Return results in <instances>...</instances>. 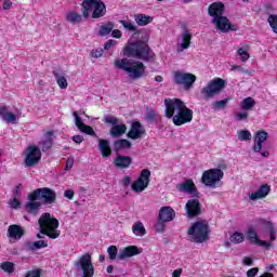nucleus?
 <instances>
[{
  "mask_svg": "<svg viewBox=\"0 0 277 277\" xmlns=\"http://www.w3.org/2000/svg\"><path fill=\"white\" fill-rule=\"evenodd\" d=\"M177 192H181L183 194H190L193 198H199L200 193L198 192V188L196 187V184L194 183V180L188 179L184 181L181 184L176 185Z\"/></svg>",
  "mask_w": 277,
  "mask_h": 277,
  "instance_id": "13",
  "label": "nucleus"
},
{
  "mask_svg": "<svg viewBox=\"0 0 277 277\" xmlns=\"http://www.w3.org/2000/svg\"><path fill=\"white\" fill-rule=\"evenodd\" d=\"M186 213L188 217H198V215H202L200 201L198 199H189L186 202Z\"/></svg>",
  "mask_w": 277,
  "mask_h": 277,
  "instance_id": "15",
  "label": "nucleus"
},
{
  "mask_svg": "<svg viewBox=\"0 0 277 277\" xmlns=\"http://www.w3.org/2000/svg\"><path fill=\"white\" fill-rule=\"evenodd\" d=\"M264 10H265L266 14H271V15H273L274 12H276L274 6L269 3L264 4Z\"/></svg>",
  "mask_w": 277,
  "mask_h": 277,
  "instance_id": "61",
  "label": "nucleus"
},
{
  "mask_svg": "<svg viewBox=\"0 0 277 277\" xmlns=\"http://www.w3.org/2000/svg\"><path fill=\"white\" fill-rule=\"evenodd\" d=\"M132 233L136 237H144L146 235V227H144V223L142 221H137L132 225Z\"/></svg>",
  "mask_w": 277,
  "mask_h": 277,
  "instance_id": "31",
  "label": "nucleus"
},
{
  "mask_svg": "<svg viewBox=\"0 0 277 277\" xmlns=\"http://www.w3.org/2000/svg\"><path fill=\"white\" fill-rule=\"evenodd\" d=\"M114 27H116V26L114 25L113 22H107L106 24H104L100 27L98 36H101L102 38L105 36H109V34H111V31H114Z\"/></svg>",
  "mask_w": 277,
  "mask_h": 277,
  "instance_id": "34",
  "label": "nucleus"
},
{
  "mask_svg": "<svg viewBox=\"0 0 277 277\" xmlns=\"http://www.w3.org/2000/svg\"><path fill=\"white\" fill-rule=\"evenodd\" d=\"M256 105V101H254V98L252 97H246L241 103H240V107L241 109H243L245 111H252V109H254V106Z\"/></svg>",
  "mask_w": 277,
  "mask_h": 277,
  "instance_id": "36",
  "label": "nucleus"
},
{
  "mask_svg": "<svg viewBox=\"0 0 277 277\" xmlns=\"http://www.w3.org/2000/svg\"><path fill=\"white\" fill-rule=\"evenodd\" d=\"M212 25H214L219 34H228L230 31H239V26L230 23L227 16L222 15L221 17L212 18Z\"/></svg>",
  "mask_w": 277,
  "mask_h": 277,
  "instance_id": "11",
  "label": "nucleus"
},
{
  "mask_svg": "<svg viewBox=\"0 0 277 277\" xmlns=\"http://www.w3.org/2000/svg\"><path fill=\"white\" fill-rule=\"evenodd\" d=\"M106 252H107L108 259H110V261H116V259H118V247L110 246L107 248Z\"/></svg>",
  "mask_w": 277,
  "mask_h": 277,
  "instance_id": "43",
  "label": "nucleus"
},
{
  "mask_svg": "<svg viewBox=\"0 0 277 277\" xmlns=\"http://www.w3.org/2000/svg\"><path fill=\"white\" fill-rule=\"evenodd\" d=\"M123 55H126V57L142 60V62H155L157 60V54H155L153 48L148 45V37L145 41L136 40L129 42L123 48Z\"/></svg>",
  "mask_w": 277,
  "mask_h": 277,
  "instance_id": "3",
  "label": "nucleus"
},
{
  "mask_svg": "<svg viewBox=\"0 0 277 277\" xmlns=\"http://www.w3.org/2000/svg\"><path fill=\"white\" fill-rule=\"evenodd\" d=\"M27 202L25 209L28 213H38L42 203L36 200H42L44 205H55L57 202V194L55 190L49 187L36 188L27 196Z\"/></svg>",
  "mask_w": 277,
  "mask_h": 277,
  "instance_id": "2",
  "label": "nucleus"
},
{
  "mask_svg": "<svg viewBox=\"0 0 277 277\" xmlns=\"http://www.w3.org/2000/svg\"><path fill=\"white\" fill-rule=\"evenodd\" d=\"M113 146L116 155H120V150H127V148H131L132 144L127 138H120L115 141Z\"/></svg>",
  "mask_w": 277,
  "mask_h": 277,
  "instance_id": "27",
  "label": "nucleus"
},
{
  "mask_svg": "<svg viewBox=\"0 0 277 277\" xmlns=\"http://www.w3.org/2000/svg\"><path fill=\"white\" fill-rule=\"evenodd\" d=\"M133 164V158L131 156H124L117 154V157L114 159L115 168H119V170H127Z\"/></svg>",
  "mask_w": 277,
  "mask_h": 277,
  "instance_id": "18",
  "label": "nucleus"
},
{
  "mask_svg": "<svg viewBox=\"0 0 277 277\" xmlns=\"http://www.w3.org/2000/svg\"><path fill=\"white\" fill-rule=\"evenodd\" d=\"M114 66L118 70L128 72L130 79H142V77H146V65L140 61H133L127 57L117 58L114 62Z\"/></svg>",
  "mask_w": 277,
  "mask_h": 277,
  "instance_id": "4",
  "label": "nucleus"
},
{
  "mask_svg": "<svg viewBox=\"0 0 277 277\" xmlns=\"http://www.w3.org/2000/svg\"><path fill=\"white\" fill-rule=\"evenodd\" d=\"M211 228L207 220L197 221L188 228V235L195 243H205L209 239Z\"/></svg>",
  "mask_w": 277,
  "mask_h": 277,
  "instance_id": "7",
  "label": "nucleus"
},
{
  "mask_svg": "<svg viewBox=\"0 0 277 277\" xmlns=\"http://www.w3.org/2000/svg\"><path fill=\"white\" fill-rule=\"evenodd\" d=\"M248 118V113L242 111V113H237L235 115V120H247Z\"/></svg>",
  "mask_w": 277,
  "mask_h": 277,
  "instance_id": "60",
  "label": "nucleus"
},
{
  "mask_svg": "<svg viewBox=\"0 0 277 277\" xmlns=\"http://www.w3.org/2000/svg\"><path fill=\"white\" fill-rule=\"evenodd\" d=\"M39 232L41 235H45L50 239H57L62 235L60 228V221L55 216H51V213L44 212L38 220Z\"/></svg>",
  "mask_w": 277,
  "mask_h": 277,
  "instance_id": "5",
  "label": "nucleus"
},
{
  "mask_svg": "<svg viewBox=\"0 0 277 277\" xmlns=\"http://www.w3.org/2000/svg\"><path fill=\"white\" fill-rule=\"evenodd\" d=\"M53 131H48L43 134V138L39 141L38 146L41 148L42 153L51 150L53 148Z\"/></svg>",
  "mask_w": 277,
  "mask_h": 277,
  "instance_id": "22",
  "label": "nucleus"
},
{
  "mask_svg": "<svg viewBox=\"0 0 277 277\" xmlns=\"http://www.w3.org/2000/svg\"><path fill=\"white\" fill-rule=\"evenodd\" d=\"M72 166H75V158H68L65 163V170H72Z\"/></svg>",
  "mask_w": 277,
  "mask_h": 277,
  "instance_id": "58",
  "label": "nucleus"
},
{
  "mask_svg": "<svg viewBox=\"0 0 277 277\" xmlns=\"http://www.w3.org/2000/svg\"><path fill=\"white\" fill-rule=\"evenodd\" d=\"M72 116L75 118L76 127L78 130L85 124V123H83V120L81 119L79 114H77V111H74Z\"/></svg>",
  "mask_w": 277,
  "mask_h": 277,
  "instance_id": "49",
  "label": "nucleus"
},
{
  "mask_svg": "<svg viewBox=\"0 0 277 277\" xmlns=\"http://www.w3.org/2000/svg\"><path fill=\"white\" fill-rule=\"evenodd\" d=\"M146 118L147 120H150L153 122L157 118V114L155 113V110H149L146 114Z\"/></svg>",
  "mask_w": 277,
  "mask_h": 277,
  "instance_id": "63",
  "label": "nucleus"
},
{
  "mask_svg": "<svg viewBox=\"0 0 277 277\" xmlns=\"http://www.w3.org/2000/svg\"><path fill=\"white\" fill-rule=\"evenodd\" d=\"M144 133H146V130H144L142 122L134 121V122H132L131 129L128 132V137L130 140H140V137H142V135H144Z\"/></svg>",
  "mask_w": 277,
  "mask_h": 277,
  "instance_id": "20",
  "label": "nucleus"
},
{
  "mask_svg": "<svg viewBox=\"0 0 277 277\" xmlns=\"http://www.w3.org/2000/svg\"><path fill=\"white\" fill-rule=\"evenodd\" d=\"M0 116L4 122H16V115L14 113L8 111V106H1L0 107Z\"/></svg>",
  "mask_w": 277,
  "mask_h": 277,
  "instance_id": "28",
  "label": "nucleus"
},
{
  "mask_svg": "<svg viewBox=\"0 0 277 277\" xmlns=\"http://www.w3.org/2000/svg\"><path fill=\"white\" fill-rule=\"evenodd\" d=\"M52 75L55 77L56 83L58 88H61V90H66V88H68V80H66L64 71L57 68L54 71H52Z\"/></svg>",
  "mask_w": 277,
  "mask_h": 277,
  "instance_id": "26",
  "label": "nucleus"
},
{
  "mask_svg": "<svg viewBox=\"0 0 277 277\" xmlns=\"http://www.w3.org/2000/svg\"><path fill=\"white\" fill-rule=\"evenodd\" d=\"M2 10H12V2L11 0H4L2 4Z\"/></svg>",
  "mask_w": 277,
  "mask_h": 277,
  "instance_id": "64",
  "label": "nucleus"
},
{
  "mask_svg": "<svg viewBox=\"0 0 277 277\" xmlns=\"http://www.w3.org/2000/svg\"><path fill=\"white\" fill-rule=\"evenodd\" d=\"M124 133H127V126L124 123H116L110 128L111 137H121V135H124Z\"/></svg>",
  "mask_w": 277,
  "mask_h": 277,
  "instance_id": "29",
  "label": "nucleus"
},
{
  "mask_svg": "<svg viewBox=\"0 0 277 277\" xmlns=\"http://www.w3.org/2000/svg\"><path fill=\"white\" fill-rule=\"evenodd\" d=\"M182 50H186L192 47V32L188 29H185L182 34Z\"/></svg>",
  "mask_w": 277,
  "mask_h": 277,
  "instance_id": "35",
  "label": "nucleus"
},
{
  "mask_svg": "<svg viewBox=\"0 0 277 277\" xmlns=\"http://www.w3.org/2000/svg\"><path fill=\"white\" fill-rule=\"evenodd\" d=\"M238 140H241V142H248L249 140H252V133L248 130H242L239 132Z\"/></svg>",
  "mask_w": 277,
  "mask_h": 277,
  "instance_id": "48",
  "label": "nucleus"
},
{
  "mask_svg": "<svg viewBox=\"0 0 277 277\" xmlns=\"http://www.w3.org/2000/svg\"><path fill=\"white\" fill-rule=\"evenodd\" d=\"M247 237L252 245L262 246L265 248V250L272 249V242H267L265 240H260L259 235L256 234V230H254V227H249L247 232Z\"/></svg>",
  "mask_w": 277,
  "mask_h": 277,
  "instance_id": "14",
  "label": "nucleus"
},
{
  "mask_svg": "<svg viewBox=\"0 0 277 277\" xmlns=\"http://www.w3.org/2000/svg\"><path fill=\"white\" fill-rule=\"evenodd\" d=\"M137 254H142V249L137 246H128L119 251L118 259L124 261V259H131V256H137Z\"/></svg>",
  "mask_w": 277,
  "mask_h": 277,
  "instance_id": "17",
  "label": "nucleus"
},
{
  "mask_svg": "<svg viewBox=\"0 0 277 277\" xmlns=\"http://www.w3.org/2000/svg\"><path fill=\"white\" fill-rule=\"evenodd\" d=\"M224 179V171L220 168L209 169L202 172L201 183L206 187H220V181Z\"/></svg>",
  "mask_w": 277,
  "mask_h": 277,
  "instance_id": "9",
  "label": "nucleus"
},
{
  "mask_svg": "<svg viewBox=\"0 0 277 277\" xmlns=\"http://www.w3.org/2000/svg\"><path fill=\"white\" fill-rule=\"evenodd\" d=\"M269 27L273 29L274 34H277V15H269L267 18Z\"/></svg>",
  "mask_w": 277,
  "mask_h": 277,
  "instance_id": "47",
  "label": "nucleus"
},
{
  "mask_svg": "<svg viewBox=\"0 0 277 277\" xmlns=\"http://www.w3.org/2000/svg\"><path fill=\"white\" fill-rule=\"evenodd\" d=\"M79 131L81 133H85L87 135H91V137H96V132H94V129L85 123L79 129Z\"/></svg>",
  "mask_w": 277,
  "mask_h": 277,
  "instance_id": "45",
  "label": "nucleus"
},
{
  "mask_svg": "<svg viewBox=\"0 0 277 277\" xmlns=\"http://www.w3.org/2000/svg\"><path fill=\"white\" fill-rule=\"evenodd\" d=\"M104 122L106 124H113V127H114V126L118 124V118H116L111 115H108L104 118Z\"/></svg>",
  "mask_w": 277,
  "mask_h": 277,
  "instance_id": "51",
  "label": "nucleus"
},
{
  "mask_svg": "<svg viewBox=\"0 0 277 277\" xmlns=\"http://www.w3.org/2000/svg\"><path fill=\"white\" fill-rule=\"evenodd\" d=\"M8 235L11 239H21L25 237V228L21 225H10L8 228Z\"/></svg>",
  "mask_w": 277,
  "mask_h": 277,
  "instance_id": "23",
  "label": "nucleus"
},
{
  "mask_svg": "<svg viewBox=\"0 0 277 277\" xmlns=\"http://www.w3.org/2000/svg\"><path fill=\"white\" fill-rule=\"evenodd\" d=\"M250 45L243 44L241 48L238 49V55L241 57V62H248L250 60Z\"/></svg>",
  "mask_w": 277,
  "mask_h": 277,
  "instance_id": "39",
  "label": "nucleus"
},
{
  "mask_svg": "<svg viewBox=\"0 0 277 277\" xmlns=\"http://www.w3.org/2000/svg\"><path fill=\"white\" fill-rule=\"evenodd\" d=\"M64 197L68 200H72L75 198V190L74 189H66L64 192Z\"/></svg>",
  "mask_w": 277,
  "mask_h": 277,
  "instance_id": "56",
  "label": "nucleus"
},
{
  "mask_svg": "<svg viewBox=\"0 0 277 277\" xmlns=\"http://www.w3.org/2000/svg\"><path fill=\"white\" fill-rule=\"evenodd\" d=\"M24 155V163L26 168H36L42 159V151L40 150V147L36 145H29L26 147Z\"/></svg>",
  "mask_w": 277,
  "mask_h": 277,
  "instance_id": "10",
  "label": "nucleus"
},
{
  "mask_svg": "<svg viewBox=\"0 0 277 277\" xmlns=\"http://www.w3.org/2000/svg\"><path fill=\"white\" fill-rule=\"evenodd\" d=\"M82 18H90V11L93 8L91 13V18H103L107 14V5L103 0H83L82 1Z\"/></svg>",
  "mask_w": 277,
  "mask_h": 277,
  "instance_id": "6",
  "label": "nucleus"
},
{
  "mask_svg": "<svg viewBox=\"0 0 277 277\" xmlns=\"http://www.w3.org/2000/svg\"><path fill=\"white\" fill-rule=\"evenodd\" d=\"M174 217H176V212L174 211V209H172V207L164 206L160 208L158 213V220H160L161 222H172Z\"/></svg>",
  "mask_w": 277,
  "mask_h": 277,
  "instance_id": "21",
  "label": "nucleus"
},
{
  "mask_svg": "<svg viewBox=\"0 0 277 277\" xmlns=\"http://www.w3.org/2000/svg\"><path fill=\"white\" fill-rule=\"evenodd\" d=\"M173 83L175 85H184V90H192L196 83V75L183 71L173 72Z\"/></svg>",
  "mask_w": 277,
  "mask_h": 277,
  "instance_id": "12",
  "label": "nucleus"
},
{
  "mask_svg": "<svg viewBox=\"0 0 277 277\" xmlns=\"http://www.w3.org/2000/svg\"><path fill=\"white\" fill-rule=\"evenodd\" d=\"M27 250H40L41 248H49V242L45 240H38L35 242L28 241L26 242Z\"/></svg>",
  "mask_w": 277,
  "mask_h": 277,
  "instance_id": "32",
  "label": "nucleus"
},
{
  "mask_svg": "<svg viewBox=\"0 0 277 277\" xmlns=\"http://www.w3.org/2000/svg\"><path fill=\"white\" fill-rule=\"evenodd\" d=\"M23 184H17L13 190V198H21V189Z\"/></svg>",
  "mask_w": 277,
  "mask_h": 277,
  "instance_id": "55",
  "label": "nucleus"
},
{
  "mask_svg": "<svg viewBox=\"0 0 277 277\" xmlns=\"http://www.w3.org/2000/svg\"><path fill=\"white\" fill-rule=\"evenodd\" d=\"M138 181H143L148 186L150 184V170L143 169L138 176Z\"/></svg>",
  "mask_w": 277,
  "mask_h": 277,
  "instance_id": "42",
  "label": "nucleus"
},
{
  "mask_svg": "<svg viewBox=\"0 0 277 277\" xmlns=\"http://www.w3.org/2000/svg\"><path fill=\"white\" fill-rule=\"evenodd\" d=\"M91 57H94L95 60L98 58V57H103V49L92 50L91 51Z\"/></svg>",
  "mask_w": 277,
  "mask_h": 277,
  "instance_id": "57",
  "label": "nucleus"
},
{
  "mask_svg": "<svg viewBox=\"0 0 277 277\" xmlns=\"http://www.w3.org/2000/svg\"><path fill=\"white\" fill-rule=\"evenodd\" d=\"M113 38H117L120 39L122 38V31H120V29H114L110 31Z\"/></svg>",
  "mask_w": 277,
  "mask_h": 277,
  "instance_id": "62",
  "label": "nucleus"
},
{
  "mask_svg": "<svg viewBox=\"0 0 277 277\" xmlns=\"http://www.w3.org/2000/svg\"><path fill=\"white\" fill-rule=\"evenodd\" d=\"M134 21L140 27H146V25H150V23H153V17L145 14H135Z\"/></svg>",
  "mask_w": 277,
  "mask_h": 277,
  "instance_id": "30",
  "label": "nucleus"
},
{
  "mask_svg": "<svg viewBox=\"0 0 277 277\" xmlns=\"http://www.w3.org/2000/svg\"><path fill=\"white\" fill-rule=\"evenodd\" d=\"M228 82L222 78H214L208 82L206 87L201 89V94L205 101H209V98H213V96H217L224 88H226Z\"/></svg>",
  "mask_w": 277,
  "mask_h": 277,
  "instance_id": "8",
  "label": "nucleus"
},
{
  "mask_svg": "<svg viewBox=\"0 0 277 277\" xmlns=\"http://www.w3.org/2000/svg\"><path fill=\"white\" fill-rule=\"evenodd\" d=\"M98 150L104 159H107V157H111V147L109 146V141L105 138H100Z\"/></svg>",
  "mask_w": 277,
  "mask_h": 277,
  "instance_id": "25",
  "label": "nucleus"
},
{
  "mask_svg": "<svg viewBox=\"0 0 277 277\" xmlns=\"http://www.w3.org/2000/svg\"><path fill=\"white\" fill-rule=\"evenodd\" d=\"M166 221H161L158 219L155 228H156V233H163V230H166Z\"/></svg>",
  "mask_w": 277,
  "mask_h": 277,
  "instance_id": "50",
  "label": "nucleus"
},
{
  "mask_svg": "<svg viewBox=\"0 0 277 277\" xmlns=\"http://www.w3.org/2000/svg\"><path fill=\"white\" fill-rule=\"evenodd\" d=\"M269 192H272V188L264 184L260 186V188L250 195V200H261V198H267L269 196Z\"/></svg>",
  "mask_w": 277,
  "mask_h": 277,
  "instance_id": "24",
  "label": "nucleus"
},
{
  "mask_svg": "<svg viewBox=\"0 0 277 277\" xmlns=\"http://www.w3.org/2000/svg\"><path fill=\"white\" fill-rule=\"evenodd\" d=\"M21 208V200L18 197H13V200L11 201V209H19Z\"/></svg>",
  "mask_w": 277,
  "mask_h": 277,
  "instance_id": "54",
  "label": "nucleus"
},
{
  "mask_svg": "<svg viewBox=\"0 0 277 277\" xmlns=\"http://www.w3.org/2000/svg\"><path fill=\"white\" fill-rule=\"evenodd\" d=\"M0 267L3 272H6V274H14V263L12 262H2Z\"/></svg>",
  "mask_w": 277,
  "mask_h": 277,
  "instance_id": "46",
  "label": "nucleus"
},
{
  "mask_svg": "<svg viewBox=\"0 0 277 277\" xmlns=\"http://www.w3.org/2000/svg\"><path fill=\"white\" fill-rule=\"evenodd\" d=\"M40 276H42V271H40V269H32V271H28L26 273L25 277H40Z\"/></svg>",
  "mask_w": 277,
  "mask_h": 277,
  "instance_id": "52",
  "label": "nucleus"
},
{
  "mask_svg": "<svg viewBox=\"0 0 277 277\" xmlns=\"http://www.w3.org/2000/svg\"><path fill=\"white\" fill-rule=\"evenodd\" d=\"M66 21L67 23H71L72 25H78V23H81V21H83V17L81 16V14L71 11L67 13Z\"/></svg>",
  "mask_w": 277,
  "mask_h": 277,
  "instance_id": "37",
  "label": "nucleus"
},
{
  "mask_svg": "<svg viewBox=\"0 0 277 277\" xmlns=\"http://www.w3.org/2000/svg\"><path fill=\"white\" fill-rule=\"evenodd\" d=\"M225 10L226 6L223 4V2H213L208 6V14L212 18H220L221 16H224Z\"/></svg>",
  "mask_w": 277,
  "mask_h": 277,
  "instance_id": "19",
  "label": "nucleus"
},
{
  "mask_svg": "<svg viewBox=\"0 0 277 277\" xmlns=\"http://www.w3.org/2000/svg\"><path fill=\"white\" fill-rule=\"evenodd\" d=\"M132 190L135 192L136 194H141V192H144L146 187H148V184H145L142 180H135L132 183Z\"/></svg>",
  "mask_w": 277,
  "mask_h": 277,
  "instance_id": "38",
  "label": "nucleus"
},
{
  "mask_svg": "<svg viewBox=\"0 0 277 277\" xmlns=\"http://www.w3.org/2000/svg\"><path fill=\"white\" fill-rule=\"evenodd\" d=\"M164 116L168 119L172 118L175 127H183L189 124L194 120V110H192L183 100L173 97L164 100Z\"/></svg>",
  "mask_w": 277,
  "mask_h": 277,
  "instance_id": "1",
  "label": "nucleus"
},
{
  "mask_svg": "<svg viewBox=\"0 0 277 277\" xmlns=\"http://www.w3.org/2000/svg\"><path fill=\"white\" fill-rule=\"evenodd\" d=\"M232 243H243L246 241V236L242 233L236 232L229 237Z\"/></svg>",
  "mask_w": 277,
  "mask_h": 277,
  "instance_id": "41",
  "label": "nucleus"
},
{
  "mask_svg": "<svg viewBox=\"0 0 277 277\" xmlns=\"http://www.w3.org/2000/svg\"><path fill=\"white\" fill-rule=\"evenodd\" d=\"M264 226H265L266 230L268 232L271 241H276V227L274 226V223H272L269 221H265Z\"/></svg>",
  "mask_w": 277,
  "mask_h": 277,
  "instance_id": "40",
  "label": "nucleus"
},
{
  "mask_svg": "<svg viewBox=\"0 0 277 277\" xmlns=\"http://www.w3.org/2000/svg\"><path fill=\"white\" fill-rule=\"evenodd\" d=\"M119 23L127 31H132L133 36H140V29H137V26L131 23V21L120 19Z\"/></svg>",
  "mask_w": 277,
  "mask_h": 277,
  "instance_id": "33",
  "label": "nucleus"
},
{
  "mask_svg": "<svg viewBox=\"0 0 277 277\" xmlns=\"http://www.w3.org/2000/svg\"><path fill=\"white\" fill-rule=\"evenodd\" d=\"M256 274H259V267H253L247 271V277H256Z\"/></svg>",
  "mask_w": 277,
  "mask_h": 277,
  "instance_id": "59",
  "label": "nucleus"
},
{
  "mask_svg": "<svg viewBox=\"0 0 277 277\" xmlns=\"http://www.w3.org/2000/svg\"><path fill=\"white\" fill-rule=\"evenodd\" d=\"M116 44H118V41H116V40H114V39H109L108 41H106V42L104 43V50H105V51H109V49H110L111 47H116Z\"/></svg>",
  "mask_w": 277,
  "mask_h": 277,
  "instance_id": "53",
  "label": "nucleus"
},
{
  "mask_svg": "<svg viewBox=\"0 0 277 277\" xmlns=\"http://www.w3.org/2000/svg\"><path fill=\"white\" fill-rule=\"evenodd\" d=\"M267 137H269V134L264 130H259L254 135V144H253V153H260L263 150V142L267 141Z\"/></svg>",
  "mask_w": 277,
  "mask_h": 277,
  "instance_id": "16",
  "label": "nucleus"
},
{
  "mask_svg": "<svg viewBox=\"0 0 277 277\" xmlns=\"http://www.w3.org/2000/svg\"><path fill=\"white\" fill-rule=\"evenodd\" d=\"M229 101H230V98L215 101L212 103V109H224L226 107V105H228Z\"/></svg>",
  "mask_w": 277,
  "mask_h": 277,
  "instance_id": "44",
  "label": "nucleus"
}]
</instances>
